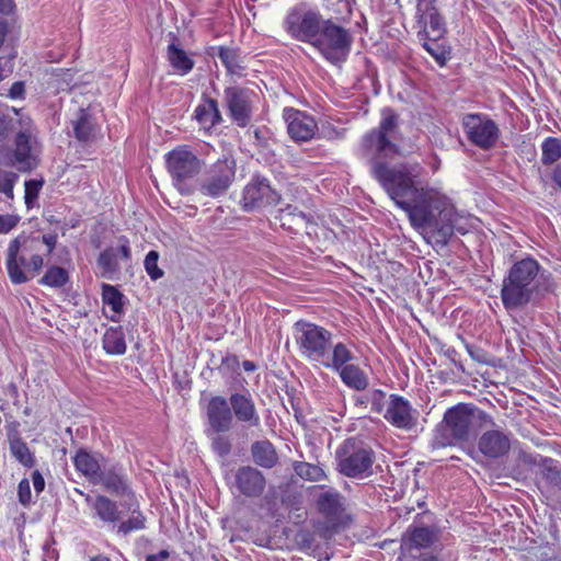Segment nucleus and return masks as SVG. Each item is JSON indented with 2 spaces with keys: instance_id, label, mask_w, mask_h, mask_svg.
Masks as SVG:
<instances>
[{
  "instance_id": "f257e3e1",
  "label": "nucleus",
  "mask_w": 561,
  "mask_h": 561,
  "mask_svg": "<svg viewBox=\"0 0 561 561\" xmlns=\"http://www.w3.org/2000/svg\"><path fill=\"white\" fill-rule=\"evenodd\" d=\"M398 115L387 107L381 112L379 126L364 135L358 152L370 165L378 181L394 204L404 210L411 225L432 244L446 245L454 233L456 211L440 190L421 180L419 164L389 165L382 159L393 158L399 148L393 142Z\"/></svg>"
},
{
  "instance_id": "f03ea898",
  "label": "nucleus",
  "mask_w": 561,
  "mask_h": 561,
  "mask_svg": "<svg viewBox=\"0 0 561 561\" xmlns=\"http://www.w3.org/2000/svg\"><path fill=\"white\" fill-rule=\"evenodd\" d=\"M477 421H484L495 426L486 413L473 405L457 404L448 409L443 422L436 428L433 446L444 448L470 440L476 436Z\"/></svg>"
},
{
  "instance_id": "7ed1b4c3",
  "label": "nucleus",
  "mask_w": 561,
  "mask_h": 561,
  "mask_svg": "<svg viewBox=\"0 0 561 561\" xmlns=\"http://www.w3.org/2000/svg\"><path fill=\"white\" fill-rule=\"evenodd\" d=\"M539 271V263L530 257L512 265L501 289V299L506 310H516L530 302L538 289Z\"/></svg>"
},
{
  "instance_id": "20e7f679",
  "label": "nucleus",
  "mask_w": 561,
  "mask_h": 561,
  "mask_svg": "<svg viewBox=\"0 0 561 561\" xmlns=\"http://www.w3.org/2000/svg\"><path fill=\"white\" fill-rule=\"evenodd\" d=\"M294 337L304 358L324 368L332 363L337 342H334L330 330L316 323L298 321L294 325Z\"/></svg>"
},
{
  "instance_id": "39448f33",
  "label": "nucleus",
  "mask_w": 561,
  "mask_h": 561,
  "mask_svg": "<svg viewBox=\"0 0 561 561\" xmlns=\"http://www.w3.org/2000/svg\"><path fill=\"white\" fill-rule=\"evenodd\" d=\"M337 470L351 479H365L373 474L375 453L370 447L353 439L345 440L335 451Z\"/></svg>"
},
{
  "instance_id": "423d86ee",
  "label": "nucleus",
  "mask_w": 561,
  "mask_h": 561,
  "mask_svg": "<svg viewBox=\"0 0 561 561\" xmlns=\"http://www.w3.org/2000/svg\"><path fill=\"white\" fill-rule=\"evenodd\" d=\"M352 44L351 32L331 19H327V23L312 47L331 65L341 66L346 61Z\"/></svg>"
},
{
  "instance_id": "0eeeda50",
  "label": "nucleus",
  "mask_w": 561,
  "mask_h": 561,
  "mask_svg": "<svg viewBox=\"0 0 561 561\" xmlns=\"http://www.w3.org/2000/svg\"><path fill=\"white\" fill-rule=\"evenodd\" d=\"M168 171L174 186L182 195L192 193L187 181L196 176L202 163L197 156L186 146H178L165 154Z\"/></svg>"
},
{
  "instance_id": "6e6552de",
  "label": "nucleus",
  "mask_w": 561,
  "mask_h": 561,
  "mask_svg": "<svg viewBox=\"0 0 561 561\" xmlns=\"http://www.w3.org/2000/svg\"><path fill=\"white\" fill-rule=\"evenodd\" d=\"M13 151V165L20 172H31L39 164L42 145L37 128L31 121L20 122Z\"/></svg>"
},
{
  "instance_id": "1a4fd4ad",
  "label": "nucleus",
  "mask_w": 561,
  "mask_h": 561,
  "mask_svg": "<svg viewBox=\"0 0 561 561\" xmlns=\"http://www.w3.org/2000/svg\"><path fill=\"white\" fill-rule=\"evenodd\" d=\"M26 242V238L18 236L8 247L5 267L10 280L13 284H23L34 277L43 267L44 260L39 254H33L28 260L23 254H20L22 244Z\"/></svg>"
},
{
  "instance_id": "9d476101",
  "label": "nucleus",
  "mask_w": 561,
  "mask_h": 561,
  "mask_svg": "<svg viewBox=\"0 0 561 561\" xmlns=\"http://www.w3.org/2000/svg\"><path fill=\"white\" fill-rule=\"evenodd\" d=\"M324 23L327 20L319 11L294 9L287 14L284 26L291 37L313 46Z\"/></svg>"
},
{
  "instance_id": "9b49d317",
  "label": "nucleus",
  "mask_w": 561,
  "mask_h": 561,
  "mask_svg": "<svg viewBox=\"0 0 561 561\" xmlns=\"http://www.w3.org/2000/svg\"><path fill=\"white\" fill-rule=\"evenodd\" d=\"M234 159L230 156H224L206 169L198 191L204 196L217 198L228 191L234 180Z\"/></svg>"
},
{
  "instance_id": "f8f14e48",
  "label": "nucleus",
  "mask_w": 561,
  "mask_h": 561,
  "mask_svg": "<svg viewBox=\"0 0 561 561\" xmlns=\"http://www.w3.org/2000/svg\"><path fill=\"white\" fill-rule=\"evenodd\" d=\"M461 126L467 139L483 150L493 148L500 138L497 124L485 114H466Z\"/></svg>"
},
{
  "instance_id": "ddd939ff",
  "label": "nucleus",
  "mask_w": 561,
  "mask_h": 561,
  "mask_svg": "<svg viewBox=\"0 0 561 561\" xmlns=\"http://www.w3.org/2000/svg\"><path fill=\"white\" fill-rule=\"evenodd\" d=\"M354 355L351 348L343 342H337L332 363L327 367L339 374L342 382L356 391L368 387V376L357 365L351 364Z\"/></svg>"
},
{
  "instance_id": "4468645a",
  "label": "nucleus",
  "mask_w": 561,
  "mask_h": 561,
  "mask_svg": "<svg viewBox=\"0 0 561 561\" xmlns=\"http://www.w3.org/2000/svg\"><path fill=\"white\" fill-rule=\"evenodd\" d=\"M416 24L420 41L438 42L446 33V24L435 5V0L419 2Z\"/></svg>"
},
{
  "instance_id": "2eb2a0df",
  "label": "nucleus",
  "mask_w": 561,
  "mask_h": 561,
  "mask_svg": "<svg viewBox=\"0 0 561 561\" xmlns=\"http://www.w3.org/2000/svg\"><path fill=\"white\" fill-rule=\"evenodd\" d=\"M224 94L231 119L239 127L248 126L253 114L254 92L250 89L229 87L225 89Z\"/></svg>"
},
{
  "instance_id": "dca6fc26",
  "label": "nucleus",
  "mask_w": 561,
  "mask_h": 561,
  "mask_svg": "<svg viewBox=\"0 0 561 561\" xmlns=\"http://www.w3.org/2000/svg\"><path fill=\"white\" fill-rule=\"evenodd\" d=\"M118 247H108L98 256L96 265L102 277L113 279L121 271V261L126 263L131 261L129 241L125 236L117 238Z\"/></svg>"
},
{
  "instance_id": "f3484780",
  "label": "nucleus",
  "mask_w": 561,
  "mask_h": 561,
  "mask_svg": "<svg viewBox=\"0 0 561 561\" xmlns=\"http://www.w3.org/2000/svg\"><path fill=\"white\" fill-rule=\"evenodd\" d=\"M383 417L392 426L409 432L416 427L419 413L402 396L390 394Z\"/></svg>"
},
{
  "instance_id": "a211bd4d",
  "label": "nucleus",
  "mask_w": 561,
  "mask_h": 561,
  "mask_svg": "<svg viewBox=\"0 0 561 561\" xmlns=\"http://www.w3.org/2000/svg\"><path fill=\"white\" fill-rule=\"evenodd\" d=\"M241 202L245 210H253L276 205L279 202V195L265 179L254 178L244 187Z\"/></svg>"
},
{
  "instance_id": "6ab92c4d",
  "label": "nucleus",
  "mask_w": 561,
  "mask_h": 561,
  "mask_svg": "<svg viewBox=\"0 0 561 561\" xmlns=\"http://www.w3.org/2000/svg\"><path fill=\"white\" fill-rule=\"evenodd\" d=\"M229 404L233 420L248 428H259L261 426L260 412L253 396L248 390L231 393Z\"/></svg>"
},
{
  "instance_id": "aec40b11",
  "label": "nucleus",
  "mask_w": 561,
  "mask_h": 561,
  "mask_svg": "<svg viewBox=\"0 0 561 561\" xmlns=\"http://www.w3.org/2000/svg\"><path fill=\"white\" fill-rule=\"evenodd\" d=\"M206 417L209 428L215 434L226 433L233 424L232 411L229 398L214 396L206 405Z\"/></svg>"
},
{
  "instance_id": "412c9836",
  "label": "nucleus",
  "mask_w": 561,
  "mask_h": 561,
  "mask_svg": "<svg viewBox=\"0 0 561 561\" xmlns=\"http://www.w3.org/2000/svg\"><path fill=\"white\" fill-rule=\"evenodd\" d=\"M512 444V434L500 428H492L482 433L478 440L479 451L490 459L505 456Z\"/></svg>"
},
{
  "instance_id": "4be33fe9",
  "label": "nucleus",
  "mask_w": 561,
  "mask_h": 561,
  "mask_svg": "<svg viewBox=\"0 0 561 561\" xmlns=\"http://www.w3.org/2000/svg\"><path fill=\"white\" fill-rule=\"evenodd\" d=\"M94 484H101L105 490L126 500L135 497L130 483L123 469L116 465H105Z\"/></svg>"
},
{
  "instance_id": "5701e85b",
  "label": "nucleus",
  "mask_w": 561,
  "mask_h": 561,
  "mask_svg": "<svg viewBox=\"0 0 561 561\" xmlns=\"http://www.w3.org/2000/svg\"><path fill=\"white\" fill-rule=\"evenodd\" d=\"M287 123V131L296 141H308L316 135L318 129L316 121L305 112L288 108L284 111Z\"/></svg>"
},
{
  "instance_id": "b1692460",
  "label": "nucleus",
  "mask_w": 561,
  "mask_h": 561,
  "mask_svg": "<svg viewBox=\"0 0 561 561\" xmlns=\"http://www.w3.org/2000/svg\"><path fill=\"white\" fill-rule=\"evenodd\" d=\"M238 491L247 497H260L266 488L264 474L251 466L240 467L234 474Z\"/></svg>"
},
{
  "instance_id": "393cba45",
  "label": "nucleus",
  "mask_w": 561,
  "mask_h": 561,
  "mask_svg": "<svg viewBox=\"0 0 561 561\" xmlns=\"http://www.w3.org/2000/svg\"><path fill=\"white\" fill-rule=\"evenodd\" d=\"M85 502L92 508L93 517L104 526L115 528L116 524L122 519L119 505L106 495L98 494L93 497L87 494Z\"/></svg>"
},
{
  "instance_id": "a878e982",
  "label": "nucleus",
  "mask_w": 561,
  "mask_h": 561,
  "mask_svg": "<svg viewBox=\"0 0 561 561\" xmlns=\"http://www.w3.org/2000/svg\"><path fill=\"white\" fill-rule=\"evenodd\" d=\"M75 468L90 483L94 484L99 479L106 461L102 455L91 454L85 449H79L72 458Z\"/></svg>"
},
{
  "instance_id": "bb28decb",
  "label": "nucleus",
  "mask_w": 561,
  "mask_h": 561,
  "mask_svg": "<svg viewBox=\"0 0 561 561\" xmlns=\"http://www.w3.org/2000/svg\"><path fill=\"white\" fill-rule=\"evenodd\" d=\"M436 539L437 535L434 528L411 525L402 536L401 549L411 551L412 549L428 548Z\"/></svg>"
},
{
  "instance_id": "cd10ccee",
  "label": "nucleus",
  "mask_w": 561,
  "mask_h": 561,
  "mask_svg": "<svg viewBox=\"0 0 561 561\" xmlns=\"http://www.w3.org/2000/svg\"><path fill=\"white\" fill-rule=\"evenodd\" d=\"M123 506L127 510L130 516L126 520H119L115 528L117 535L127 536L133 531H139L146 527V516L140 511L138 500L135 497L126 500Z\"/></svg>"
},
{
  "instance_id": "c85d7f7f",
  "label": "nucleus",
  "mask_w": 561,
  "mask_h": 561,
  "mask_svg": "<svg viewBox=\"0 0 561 561\" xmlns=\"http://www.w3.org/2000/svg\"><path fill=\"white\" fill-rule=\"evenodd\" d=\"M194 118L204 130H210L221 121V114L216 100L203 98L202 102L195 107Z\"/></svg>"
},
{
  "instance_id": "c756f323",
  "label": "nucleus",
  "mask_w": 561,
  "mask_h": 561,
  "mask_svg": "<svg viewBox=\"0 0 561 561\" xmlns=\"http://www.w3.org/2000/svg\"><path fill=\"white\" fill-rule=\"evenodd\" d=\"M73 136L81 142L90 141L96 130V124L89 108L80 107L71 118Z\"/></svg>"
},
{
  "instance_id": "7c9ffc66",
  "label": "nucleus",
  "mask_w": 561,
  "mask_h": 561,
  "mask_svg": "<svg viewBox=\"0 0 561 561\" xmlns=\"http://www.w3.org/2000/svg\"><path fill=\"white\" fill-rule=\"evenodd\" d=\"M8 442L12 457L22 466L32 468L36 463L34 454L30 450L28 446L19 435L16 425L8 431Z\"/></svg>"
},
{
  "instance_id": "2f4dec72",
  "label": "nucleus",
  "mask_w": 561,
  "mask_h": 561,
  "mask_svg": "<svg viewBox=\"0 0 561 561\" xmlns=\"http://www.w3.org/2000/svg\"><path fill=\"white\" fill-rule=\"evenodd\" d=\"M251 455L254 463L265 469L275 467L278 461L276 449L267 439L254 442L251 445Z\"/></svg>"
},
{
  "instance_id": "473e14b6",
  "label": "nucleus",
  "mask_w": 561,
  "mask_h": 561,
  "mask_svg": "<svg viewBox=\"0 0 561 561\" xmlns=\"http://www.w3.org/2000/svg\"><path fill=\"white\" fill-rule=\"evenodd\" d=\"M167 58L173 70L180 76H185L194 68V60L185 50L178 47L174 43L168 46Z\"/></svg>"
},
{
  "instance_id": "72a5a7b5",
  "label": "nucleus",
  "mask_w": 561,
  "mask_h": 561,
  "mask_svg": "<svg viewBox=\"0 0 561 561\" xmlns=\"http://www.w3.org/2000/svg\"><path fill=\"white\" fill-rule=\"evenodd\" d=\"M103 350L108 355H123L126 353L125 334L121 327L108 328L102 337Z\"/></svg>"
},
{
  "instance_id": "f704fd0d",
  "label": "nucleus",
  "mask_w": 561,
  "mask_h": 561,
  "mask_svg": "<svg viewBox=\"0 0 561 561\" xmlns=\"http://www.w3.org/2000/svg\"><path fill=\"white\" fill-rule=\"evenodd\" d=\"M318 506L328 518L337 519L343 512L342 496L339 492H325L319 496Z\"/></svg>"
},
{
  "instance_id": "c9c22d12",
  "label": "nucleus",
  "mask_w": 561,
  "mask_h": 561,
  "mask_svg": "<svg viewBox=\"0 0 561 561\" xmlns=\"http://www.w3.org/2000/svg\"><path fill=\"white\" fill-rule=\"evenodd\" d=\"M218 58L231 76L237 78L245 76V68L241 65L239 57L233 49L220 47L218 50Z\"/></svg>"
},
{
  "instance_id": "e433bc0d",
  "label": "nucleus",
  "mask_w": 561,
  "mask_h": 561,
  "mask_svg": "<svg viewBox=\"0 0 561 561\" xmlns=\"http://www.w3.org/2000/svg\"><path fill=\"white\" fill-rule=\"evenodd\" d=\"M69 282L68 272L60 266H50L47 268L43 277L39 279V284L51 288H61Z\"/></svg>"
},
{
  "instance_id": "4c0bfd02",
  "label": "nucleus",
  "mask_w": 561,
  "mask_h": 561,
  "mask_svg": "<svg viewBox=\"0 0 561 561\" xmlns=\"http://www.w3.org/2000/svg\"><path fill=\"white\" fill-rule=\"evenodd\" d=\"M278 219L283 227L288 226L289 229H293L294 227L300 228L307 222L306 215L291 205H287L285 208L279 209Z\"/></svg>"
},
{
  "instance_id": "58836bf2",
  "label": "nucleus",
  "mask_w": 561,
  "mask_h": 561,
  "mask_svg": "<svg viewBox=\"0 0 561 561\" xmlns=\"http://www.w3.org/2000/svg\"><path fill=\"white\" fill-rule=\"evenodd\" d=\"M541 162L550 165L561 158V139L548 137L541 145Z\"/></svg>"
},
{
  "instance_id": "ea45409f",
  "label": "nucleus",
  "mask_w": 561,
  "mask_h": 561,
  "mask_svg": "<svg viewBox=\"0 0 561 561\" xmlns=\"http://www.w3.org/2000/svg\"><path fill=\"white\" fill-rule=\"evenodd\" d=\"M102 300L104 305L111 307L112 311L116 314L123 310V295L112 285H102Z\"/></svg>"
},
{
  "instance_id": "a19ab883",
  "label": "nucleus",
  "mask_w": 561,
  "mask_h": 561,
  "mask_svg": "<svg viewBox=\"0 0 561 561\" xmlns=\"http://www.w3.org/2000/svg\"><path fill=\"white\" fill-rule=\"evenodd\" d=\"M295 472L302 479L310 481H321L324 479L325 473L324 470L309 462H296L294 466Z\"/></svg>"
},
{
  "instance_id": "79ce46f5",
  "label": "nucleus",
  "mask_w": 561,
  "mask_h": 561,
  "mask_svg": "<svg viewBox=\"0 0 561 561\" xmlns=\"http://www.w3.org/2000/svg\"><path fill=\"white\" fill-rule=\"evenodd\" d=\"M159 253L150 251L145 257V270L152 280H157L163 276V271L158 266Z\"/></svg>"
},
{
  "instance_id": "37998d69",
  "label": "nucleus",
  "mask_w": 561,
  "mask_h": 561,
  "mask_svg": "<svg viewBox=\"0 0 561 561\" xmlns=\"http://www.w3.org/2000/svg\"><path fill=\"white\" fill-rule=\"evenodd\" d=\"M19 176L16 173L7 170H0V193L8 198H13V187Z\"/></svg>"
},
{
  "instance_id": "c03bdc74",
  "label": "nucleus",
  "mask_w": 561,
  "mask_h": 561,
  "mask_svg": "<svg viewBox=\"0 0 561 561\" xmlns=\"http://www.w3.org/2000/svg\"><path fill=\"white\" fill-rule=\"evenodd\" d=\"M44 185L43 180H28L24 183V199L27 208H31L33 206V202L37 199L39 191L42 190Z\"/></svg>"
},
{
  "instance_id": "a18cd8bd",
  "label": "nucleus",
  "mask_w": 561,
  "mask_h": 561,
  "mask_svg": "<svg viewBox=\"0 0 561 561\" xmlns=\"http://www.w3.org/2000/svg\"><path fill=\"white\" fill-rule=\"evenodd\" d=\"M14 116L16 113L11 115L9 112H0V141L5 140L14 130L15 124L21 122Z\"/></svg>"
},
{
  "instance_id": "49530a36",
  "label": "nucleus",
  "mask_w": 561,
  "mask_h": 561,
  "mask_svg": "<svg viewBox=\"0 0 561 561\" xmlns=\"http://www.w3.org/2000/svg\"><path fill=\"white\" fill-rule=\"evenodd\" d=\"M211 449L219 457H227L231 451V443L228 437L216 434L211 439Z\"/></svg>"
},
{
  "instance_id": "de8ad7c7",
  "label": "nucleus",
  "mask_w": 561,
  "mask_h": 561,
  "mask_svg": "<svg viewBox=\"0 0 561 561\" xmlns=\"http://www.w3.org/2000/svg\"><path fill=\"white\" fill-rule=\"evenodd\" d=\"M423 47L431 54L432 57L439 64L445 65L447 60V53L443 46L437 44V42L432 41H422Z\"/></svg>"
},
{
  "instance_id": "09e8293b",
  "label": "nucleus",
  "mask_w": 561,
  "mask_h": 561,
  "mask_svg": "<svg viewBox=\"0 0 561 561\" xmlns=\"http://www.w3.org/2000/svg\"><path fill=\"white\" fill-rule=\"evenodd\" d=\"M385 398L386 392L379 389H376L368 394V401L371 404L373 411L376 413H381Z\"/></svg>"
},
{
  "instance_id": "8fccbe9b",
  "label": "nucleus",
  "mask_w": 561,
  "mask_h": 561,
  "mask_svg": "<svg viewBox=\"0 0 561 561\" xmlns=\"http://www.w3.org/2000/svg\"><path fill=\"white\" fill-rule=\"evenodd\" d=\"M466 350L470 357L480 364H489V354L479 346L466 344Z\"/></svg>"
},
{
  "instance_id": "3c124183",
  "label": "nucleus",
  "mask_w": 561,
  "mask_h": 561,
  "mask_svg": "<svg viewBox=\"0 0 561 561\" xmlns=\"http://www.w3.org/2000/svg\"><path fill=\"white\" fill-rule=\"evenodd\" d=\"M20 221L16 215H1L0 214V233L10 232Z\"/></svg>"
},
{
  "instance_id": "603ef678",
  "label": "nucleus",
  "mask_w": 561,
  "mask_h": 561,
  "mask_svg": "<svg viewBox=\"0 0 561 561\" xmlns=\"http://www.w3.org/2000/svg\"><path fill=\"white\" fill-rule=\"evenodd\" d=\"M19 501L23 505H27L31 502V486L27 479H22L18 486Z\"/></svg>"
},
{
  "instance_id": "864d4df0",
  "label": "nucleus",
  "mask_w": 561,
  "mask_h": 561,
  "mask_svg": "<svg viewBox=\"0 0 561 561\" xmlns=\"http://www.w3.org/2000/svg\"><path fill=\"white\" fill-rule=\"evenodd\" d=\"M11 99H21L24 95V83L21 81L14 82L8 94Z\"/></svg>"
},
{
  "instance_id": "5fc2aeb1",
  "label": "nucleus",
  "mask_w": 561,
  "mask_h": 561,
  "mask_svg": "<svg viewBox=\"0 0 561 561\" xmlns=\"http://www.w3.org/2000/svg\"><path fill=\"white\" fill-rule=\"evenodd\" d=\"M32 482L36 493H41L45 488V480L39 471L35 470L32 473Z\"/></svg>"
},
{
  "instance_id": "6e6d98bb",
  "label": "nucleus",
  "mask_w": 561,
  "mask_h": 561,
  "mask_svg": "<svg viewBox=\"0 0 561 561\" xmlns=\"http://www.w3.org/2000/svg\"><path fill=\"white\" fill-rule=\"evenodd\" d=\"M14 8L13 0H0V13L9 14Z\"/></svg>"
},
{
  "instance_id": "4d7b16f0",
  "label": "nucleus",
  "mask_w": 561,
  "mask_h": 561,
  "mask_svg": "<svg viewBox=\"0 0 561 561\" xmlns=\"http://www.w3.org/2000/svg\"><path fill=\"white\" fill-rule=\"evenodd\" d=\"M169 558V552L167 550H161L157 554H150L147 557L146 561H165Z\"/></svg>"
},
{
  "instance_id": "13d9d810",
  "label": "nucleus",
  "mask_w": 561,
  "mask_h": 561,
  "mask_svg": "<svg viewBox=\"0 0 561 561\" xmlns=\"http://www.w3.org/2000/svg\"><path fill=\"white\" fill-rule=\"evenodd\" d=\"M552 180L561 188V162L554 168L552 173Z\"/></svg>"
},
{
  "instance_id": "bf43d9fd",
  "label": "nucleus",
  "mask_w": 561,
  "mask_h": 561,
  "mask_svg": "<svg viewBox=\"0 0 561 561\" xmlns=\"http://www.w3.org/2000/svg\"><path fill=\"white\" fill-rule=\"evenodd\" d=\"M43 242L48 247V252L50 253L56 245V237L43 236Z\"/></svg>"
},
{
  "instance_id": "052dcab7",
  "label": "nucleus",
  "mask_w": 561,
  "mask_h": 561,
  "mask_svg": "<svg viewBox=\"0 0 561 561\" xmlns=\"http://www.w3.org/2000/svg\"><path fill=\"white\" fill-rule=\"evenodd\" d=\"M8 23L4 21H0V47L4 43V39L8 35Z\"/></svg>"
},
{
  "instance_id": "680f3d73",
  "label": "nucleus",
  "mask_w": 561,
  "mask_h": 561,
  "mask_svg": "<svg viewBox=\"0 0 561 561\" xmlns=\"http://www.w3.org/2000/svg\"><path fill=\"white\" fill-rule=\"evenodd\" d=\"M242 367L245 371H254L256 369V365L251 360H244Z\"/></svg>"
},
{
  "instance_id": "e2e57ef3",
  "label": "nucleus",
  "mask_w": 561,
  "mask_h": 561,
  "mask_svg": "<svg viewBox=\"0 0 561 561\" xmlns=\"http://www.w3.org/2000/svg\"><path fill=\"white\" fill-rule=\"evenodd\" d=\"M90 561H111V560L105 554H98L95 557L90 558Z\"/></svg>"
},
{
  "instance_id": "0e129e2a",
  "label": "nucleus",
  "mask_w": 561,
  "mask_h": 561,
  "mask_svg": "<svg viewBox=\"0 0 561 561\" xmlns=\"http://www.w3.org/2000/svg\"><path fill=\"white\" fill-rule=\"evenodd\" d=\"M76 492H79L81 495H84V496L87 495L83 492L79 491V489H76Z\"/></svg>"
},
{
  "instance_id": "69168bd1",
  "label": "nucleus",
  "mask_w": 561,
  "mask_h": 561,
  "mask_svg": "<svg viewBox=\"0 0 561 561\" xmlns=\"http://www.w3.org/2000/svg\"><path fill=\"white\" fill-rule=\"evenodd\" d=\"M110 319H111L112 321H116V318H115L114 316H112Z\"/></svg>"
}]
</instances>
